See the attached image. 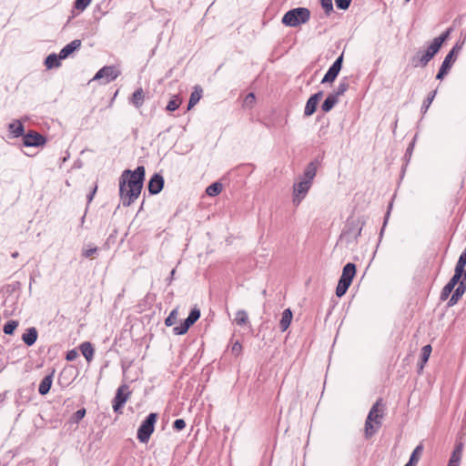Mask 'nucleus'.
Here are the masks:
<instances>
[{"label":"nucleus","instance_id":"f257e3e1","mask_svg":"<svg viewBox=\"0 0 466 466\" xmlns=\"http://www.w3.org/2000/svg\"><path fill=\"white\" fill-rule=\"evenodd\" d=\"M146 169L138 166L135 170L126 169L119 177V197L124 207L131 206L140 196Z\"/></svg>","mask_w":466,"mask_h":466},{"label":"nucleus","instance_id":"f03ea898","mask_svg":"<svg viewBox=\"0 0 466 466\" xmlns=\"http://www.w3.org/2000/svg\"><path fill=\"white\" fill-rule=\"evenodd\" d=\"M385 405L381 398L372 405L365 420V438L370 439L381 427L384 417Z\"/></svg>","mask_w":466,"mask_h":466},{"label":"nucleus","instance_id":"7ed1b4c3","mask_svg":"<svg viewBox=\"0 0 466 466\" xmlns=\"http://www.w3.org/2000/svg\"><path fill=\"white\" fill-rule=\"evenodd\" d=\"M365 223L366 219L364 216L349 217L340 235V239L344 240L347 244L357 241L358 238L361 235Z\"/></svg>","mask_w":466,"mask_h":466},{"label":"nucleus","instance_id":"20e7f679","mask_svg":"<svg viewBox=\"0 0 466 466\" xmlns=\"http://www.w3.org/2000/svg\"><path fill=\"white\" fill-rule=\"evenodd\" d=\"M310 18V11L306 7H297L289 10L282 16L281 22L286 26L296 27L307 23Z\"/></svg>","mask_w":466,"mask_h":466},{"label":"nucleus","instance_id":"39448f33","mask_svg":"<svg viewBox=\"0 0 466 466\" xmlns=\"http://www.w3.org/2000/svg\"><path fill=\"white\" fill-rule=\"evenodd\" d=\"M357 268L356 265L352 262L347 263L343 268L341 276L339 279L337 288H336V295L339 298L344 296L349 289L351 282L356 275Z\"/></svg>","mask_w":466,"mask_h":466},{"label":"nucleus","instance_id":"423d86ee","mask_svg":"<svg viewBox=\"0 0 466 466\" xmlns=\"http://www.w3.org/2000/svg\"><path fill=\"white\" fill-rule=\"evenodd\" d=\"M157 413H149L141 422L137 429V437L141 443H147L152 433L155 431V425L157 420Z\"/></svg>","mask_w":466,"mask_h":466},{"label":"nucleus","instance_id":"0eeeda50","mask_svg":"<svg viewBox=\"0 0 466 466\" xmlns=\"http://www.w3.org/2000/svg\"><path fill=\"white\" fill-rule=\"evenodd\" d=\"M440 48L431 42L424 51H419L412 58L411 63L415 67H425L428 63L438 54Z\"/></svg>","mask_w":466,"mask_h":466},{"label":"nucleus","instance_id":"6e6552de","mask_svg":"<svg viewBox=\"0 0 466 466\" xmlns=\"http://www.w3.org/2000/svg\"><path fill=\"white\" fill-rule=\"evenodd\" d=\"M131 391L127 384H122L116 390V396L112 400V407L115 412H121V410L127 401Z\"/></svg>","mask_w":466,"mask_h":466},{"label":"nucleus","instance_id":"1a4fd4ad","mask_svg":"<svg viewBox=\"0 0 466 466\" xmlns=\"http://www.w3.org/2000/svg\"><path fill=\"white\" fill-rule=\"evenodd\" d=\"M120 74L114 66H106L99 69L95 76L92 78V81L102 80L103 84H108L114 81Z\"/></svg>","mask_w":466,"mask_h":466},{"label":"nucleus","instance_id":"9d476101","mask_svg":"<svg viewBox=\"0 0 466 466\" xmlns=\"http://www.w3.org/2000/svg\"><path fill=\"white\" fill-rule=\"evenodd\" d=\"M312 184L300 178V181L293 185L292 202L295 206H299L305 198Z\"/></svg>","mask_w":466,"mask_h":466},{"label":"nucleus","instance_id":"9b49d317","mask_svg":"<svg viewBox=\"0 0 466 466\" xmlns=\"http://www.w3.org/2000/svg\"><path fill=\"white\" fill-rule=\"evenodd\" d=\"M46 141L47 139L45 136L34 130H30L23 137V146L27 147L44 146Z\"/></svg>","mask_w":466,"mask_h":466},{"label":"nucleus","instance_id":"f8f14e48","mask_svg":"<svg viewBox=\"0 0 466 466\" xmlns=\"http://www.w3.org/2000/svg\"><path fill=\"white\" fill-rule=\"evenodd\" d=\"M342 63H343V53L329 66V68L328 69L327 73L324 75V76L321 80V84L334 82L342 68Z\"/></svg>","mask_w":466,"mask_h":466},{"label":"nucleus","instance_id":"ddd939ff","mask_svg":"<svg viewBox=\"0 0 466 466\" xmlns=\"http://www.w3.org/2000/svg\"><path fill=\"white\" fill-rule=\"evenodd\" d=\"M165 180L162 175L155 173L149 179L147 189L150 195H157L164 187Z\"/></svg>","mask_w":466,"mask_h":466},{"label":"nucleus","instance_id":"4468645a","mask_svg":"<svg viewBox=\"0 0 466 466\" xmlns=\"http://www.w3.org/2000/svg\"><path fill=\"white\" fill-rule=\"evenodd\" d=\"M456 57L454 56V52L450 51L447 56H445L439 72L436 75V79L442 80L445 76L449 73L451 70L452 64L455 62Z\"/></svg>","mask_w":466,"mask_h":466},{"label":"nucleus","instance_id":"2eb2a0df","mask_svg":"<svg viewBox=\"0 0 466 466\" xmlns=\"http://www.w3.org/2000/svg\"><path fill=\"white\" fill-rule=\"evenodd\" d=\"M322 96H323V91H319V92L315 93L314 95H312L308 99L305 108H304V116H310L316 112L318 104H319V100L322 98Z\"/></svg>","mask_w":466,"mask_h":466},{"label":"nucleus","instance_id":"dca6fc26","mask_svg":"<svg viewBox=\"0 0 466 466\" xmlns=\"http://www.w3.org/2000/svg\"><path fill=\"white\" fill-rule=\"evenodd\" d=\"M466 292V268L463 277L461 278V280L460 281L459 286L454 289L453 293L451 294V297L450 298L448 301V306L452 307L454 306L459 299L463 296V294Z\"/></svg>","mask_w":466,"mask_h":466},{"label":"nucleus","instance_id":"f3484780","mask_svg":"<svg viewBox=\"0 0 466 466\" xmlns=\"http://www.w3.org/2000/svg\"><path fill=\"white\" fill-rule=\"evenodd\" d=\"M320 165V162L319 159H314L310 161L305 167L303 176L301 179L306 180L309 183H313V179L316 177L317 169L319 166Z\"/></svg>","mask_w":466,"mask_h":466},{"label":"nucleus","instance_id":"a211bd4d","mask_svg":"<svg viewBox=\"0 0 466 466\" xmlns=\"http://www.w3.org/2000/svg\"><path fill=\"white\" fill-rule=\"evenodd\" d=\"M320 165V162L319 159H314L310 161L305 167L303 176L301 179L306 180L309 183H313V179L316 177L317 169L319 166Z\"/></svg>","mask_w":466,"mask_h":466},{"label":"nucleus","instance_id":"6ab92c4d","mask_svg":"<svg viewBox=\"0 0 466 466\" xmlns=\"http://www.w3.org/2000/svg\"><path fill=\"white\" fill-rule=\"evenodd\" d=\"M81 40L75 39L66 46H65L59 52L60 59L67 58L72 53L78 50L81 46Z\"/></svg>","mask_w":466,"mask_h":466},{"label":"nucleus","instance_id":"aec40b11","mask_svg":"<svg viewBox=\"0 0 466 466\" xmlns=\"http://www.w3.org/2000/svg\"><path fill=\"white\" fill-rule=\"evenodd\" d=\"M38 338L37 329L35 327H31L25 329V332L22 335L23 342L27 346H33Z\"/></svg>","mask_w":466,"mask_h":466},{"label":"nucleus","instance_id":"412c9836","mask_svg":"<svg viewBox=\"0 0 466 466\" xmlns=\"http://www.w3.org/2000/svg\"><path fill=\"white\" fill-rule=\"evenodd\" d=\"M54 372L55 371L53 370L50 374L45 376L41 380L38 387V392L40 395L45 396L49 392L53 383Z\"/></svg>","mask_w":466,"mask_h":466},{"label":"nucleus","instance_id":"4be33fe9","mask_svg":"<svg viewBox=\"0 0 466 466\" xmlns=\"http://www.w3.org/2000/svg\"><path fill=\"white\" fill-rule=\"evenodd\" d=\"M8 131L12 134L13 137H24L25 127L23 123L16 119L8 125Z\"/></svg>","mask_w":466,"mask_h":466},{"label":"nucleus","instance_id":"5701e85b","mask_svg":"<svg viewBox=\"0 0 466 466\" xmlns=\"http://www.w3.org/2000/svg\"><path fill=\"white\" fill-rule=\"evenodd\" d=\"M203 89L200 86L197 85L194 86L192 93L190 94L187 109H191L195 105L198 103L202 97Z\"/></svg>","mask_w":466,"mask_h":466},{"label":"nucleus","instance_id":"b1692460","mask_svg":"<svg viewBox=\"0 0 466 466\" xmlns=\"http://www.w3.org/2000/svg\"><path fill=\"white\" fill-rule=\"evenodd\" d=\"M79 350L87 362H90L93 360L95 350L91 342L85 341L81 343Z\"/></svg>","mask_w":466,"mask_h":466},{"label":"nucleus","instance_id":"393cba45","mask_svg":"<svg viewBox=\"0 0 466 466\" xmlns=\"http://www.w3.org/2000/svg\"><path fill=\"white\" fill-rule=\"evenodd\" d=\"M461 455H462V443H459L458 445H456L454 451H452L447 466H460Z\"/></svg>","mask_w":466,"mask_h":466},{"label":"nucleus","instance_id":"a878e982","mask_svg":"<svg viewBox=\"0 0 466 466\" xmlns=\"http://www.w3.org/2000/svg\"><path fill=\"white\" fill-rule=\"evenodd\" d=\"M292 311L290 309H286L282 312V317L279 321V328L281 331H286L288 328L289 327L291 320H292Z\"/></svg>","mask_w":466,"mask_h":466},{"label":"nucleus","instance_id":"bb28decb","mask_svg":"<svg viewBox=\"0 0 466 466\" xmlns=\"http://www.w3.org/2000/svg\"><path fill=\"white\" fill-rule=\"evenodd\" d=\"M339 103V98L334 96L332 93L329 94L326 99L321 104V109L323 112H329L337 104Z\"/></svg>","mask_w":466,"mask_h":466},{"label":"nucleus","instance_id":"cd10ccee","mask_svg":"<svg viewBox=\"0 0 466 466\" xmlns=\"http://www.w3.org/2000/svg\"><path fill=\"white\" fill-rule=\"evenodd\" d=\"M145 100V94L141 87L137 88L130 98V103L134 105L135 107L140 108Z\"/></svg>","mask_w":466,"mask_h":466},{"label":"nucleus","instance_id":"c85d7f7f","mask_svg":"<svg viewBox=\"0 0 466 466\" xmlns=\"http://www.w3.org/2000/svg\"><path fill=\"white\" fill-rule=\"evenodd\" d=\"M61 60L62 59H60L59 54L56 55L55 53H52L46 56L45 60V66L47 69L59 67L61 66Z\"/></svg>","mask_w":466,"mask_h":466},{"label":"nucleus","instance_id":"c756f323","mask_svg":"<svg viewBox=\"0 0 466 466\" xmlns=\"http://www.w3.org/2000/svg\"><path fill=\"white\" fill-rule=\"evenodd\" d=\"M432 348L430 344L425 345L421 349V354H420V361L419 363L420 370H422L424 365L427 363L431 353Z\"/></svg>","mask_w":466,"mask_h":466},{"label":"nucleus","instance_id":"7c9ffc66","mask_svg":"<svg viewBox=\"0 0 466 466\" xmlns=\"http://www.w3.org/2000/svg\"><path fill=\"white\" fill-rule=\"evenodd\" d=\"M234 322L238 326H244L248 323V312L244 309H239L236 312Z\"/></svg>","mask_w":466,"mask_h":466},{"label":"nucleus","instance_id":"2f4dec72","mask_svg":"<svg viewBox=\"0 0 466 466\" xmlns=\"http://www.w3.org/2000/svg\"><path fill=\"white\" fill-rule=\"evenodd\" d=\"M436 94H437V90H433V91L430 92L428 94L427 97L423 100L421 107H420V112L422 115L426 114V112L428 111L429 107L431 106L432 101L435 98Z\"/></svg>","mask_w":466,"mask_h":466},{"label":"nucleus","instance_id":"473e14b6","mask_svg":"<svg viewBox=\"0 0 466 466\" xmlns=\"http://www.w3.org/2000/svg\"><path fill=\"white\" fill-rule=\"evenodd\" d=\"M452 32V27L447 28L443 33H441L439 36L435 37L432 42L441 49V46L445 41L448 40L451 33Z\"/></svg>","mask_w":466,"mask_h":466},{"label":"nucleus","instance_id":"72a5a7b5","mask_svg":"<svg viewBox=\"0 0 466 466\" xmlns=\"http://www.w3.org/2000/svg\"><path fill=\"white\" fill-rule=\"evenodd\" d=\"M349 87H350V84L348 82V79H347V77H344L339 82L337 89L334 92H332V94L339 98L340 96H343L346 93V91L349 89Z\"/></svg>","mask_w":466,"mask_h":466},{"label":"nucleus","instance_id":"f704fd0d","mask_svg":"<svg viewBox=\"0 0 466 466\" xmlns=\"http://www.w3.org/2000/svg\"><path fill=\"white\" fill-rule=\"evenodd\" d=\"M19 322L18 320H8L3 328V331L5 335H13L16 328L18 327Z\"/></svg>","mask_w":466,"mask_h":466},{"label":"nucleus","instance_id":"c9c22d12","mask_svg":"<svg viewBox=\"0 0 466 466\" xmlns=\"http://www.w3.org/2000/svg\"><path fill=\"white\" fill-rule=\"evenodd\" d=\"M221 190L222 184L219 182H214L207 187L206 193L210 197H215L218 195L221 192Z\"/></svg>","mask_w":466,"mask_h":466},{"label":"nucleus","instance_id":"e433bc0d","mask_svg":"<svg viewBox=\"0 0 466 466\" xmlns=\"http://www.w3.org/2000/svg\"><path fill=\"white\" fill-rule=\"evenodd\" d=\"M423 449L424 447L422 443L417 445L416 448L413 450L412 453L410 454L409 461L417 464L420 461V457L423 451Z\"/></svg>","mask_w":466,"mask_h":466},{"label":"nucleus","instance_id":"4c0bfd02","mask_svg":"<svg viewBox=\"0 0 466 466\" xmlns=\"http://www.w3.org/2000/svg\"><path fill=\"white\" fill-rule=\"evenodd\" d=\"M86 410L85 408L79 409L71 416L69 421L77 424L86 415Z\"/></svg>","mask_w":466,"mask_h":466},{"label":"nucleus","instance_id":"58836bf2","mask_svg":"<svg viewBox=\"0 0 466 466\" xmlns=\"http://www.w3.org/2000/svg\"><path fill=\"white\" fill-rule=\"evenodd\" d=\"M177 316H178L177 309H174L169 313V315L167 316V318L165 319V325H166L167 327H171V326H173V325L177 322Z\"/></svg>","mask_w":466,"mask_h":466},{"label":"nucleus","instance_id":"ea45409f","mask_svg":"<svg viewBox=\"0 0 466 466\" xmlns=\"http://www.w3.org/2000/svg\"><path fill=\"white\" fill-rule=\"evenodd\" d=\"M180 104L181 100L178 96H176L167 103L166 109L170 112L175 111L179 107Z\"/></svg>","mask_w":466,"mask_h":466},{"label":"nucleus","instance_id":"a19ab883","mask_svg":"<svg viewBox=\"0 0 466 466\" xmlns=\"http://www.w3.org/2000/svg\"><path fill=\"white\" fill-rule=\"evenodd\" d=\"M320 4L327 15H329L333 12L332 0H320Z\"/></svg>","mask_w":466,"mask_h":466},{"label":"nucleus","instance_id":"79ce46f5","mask_svg":"<svg viewBox=\"0 0 466 466\" xmlns=\"http://www.w3.org/2000/svg\"><path fill=\"white\" fill-rule=\"evenodd\" d=\"M188 329V326H187L186 323L183 321L182 323H180V325L176 326L173 329V332L176 335H184L187 332Z\"/></svg>","mask_w":466,"mask_h":466},{"label":"nucleus","instance_id":"37998d69","mask_svg":"<svg viewBox=\"0 0 466 466\" xmlns=\"http://www.w3.org/2000/svg\"><path fill=\"white\" fill-rule=\"evenodd\" d=\"M92 0H75L74 6L76 9L83 11L85 10Z\"/></svg>","mask_w":466,"mask_h":466},{"label":"nucleus","instance_id":"c03bdc74","mask_svg":"<svg viewBox=\"0 0 466 466\" xmlns=\"http://www.w3.org/2000/svg\"><path fill=\"white\" fill-rule=\"evenodd\" d=\"M465 267L464 265L461 264V262H457L455 268H454V274L453 276H456V278L461 279L465 272Z\"/></svg>","mask_w":466,"mask_h":466},{"label":"nucleus","instance_id":"a18cd8bd","mask_svg":"<svg viewBox=\"0 0 466 466\" xmlns=\"http://www.w3.org/2000/svg\"><path fill=\"white\" fill-rule=\"evenodd\" d=\"M242 350H243L242 345L238 340L235 343H233V345L231 346V353L235 357L240 356L242 354Z\"/></svg>","mask_w":466,"mask_h":466},{"label":"nucleus","instance_id":"49530a36","mask_svg":"<svg viewBox=\"0 0 466 466\" xmlns=\"http://www.w3.org/2000/svg\"><path fill=\"white\" fill-rule=\"evenodd\" d=\"M201 312L198 306H195L189 312L188 318L191 319L194 322H197L200 318Z\"/></svg>","mask_w":466,"mask_h":466},{"label":"nucleus","instance_id":"de8ad7c7","mask_svg":"<svg viewBox=\"0 0 466 466\" xmlns=\"http://www.w3.org/2000/svg\"><path fill=\"white\" fill-rule=\"evenodd\" d=\"M352 0H335L337 8L340 10H347Z\"/></svg>","mask_w":466,"mask_h":466},{"label":"nucleus","instance_id":"09e8293b","mask_svg":"<svg viewBox=\"0 0 466 466\" xmlns=\"http://www.w3.org/2000/svg\"><path fill=\"white\" fill-rule=\"evenodd\" d=\"M453 291V289L450 287V285H445L441 292V300H446L449 296L451 294V292Z\"/></svg>","mask_w":466,"mask_h":466},{"label":"nucleus","instance_id":"8fccbe9b","mask_svg":"<svg viewBox=\"0 0 466 466\" xmlns=\"http://www.w3.org/2000/svg\"><path fill=\"white\" fill-rule=\"evenodd\" d=\"M186 428V421L183 419H177L173 422V429L177 431H180Z\"/></svg>","mask_w":466,"mask_h":466},{"label":"nucleus","instance_id":"3c124183","mask_svg":"<svg viewBox=\"0 0 466 466\" xmlns=\"http://www.w3.org/2000/svg\"><path fill=\"white\" fill-rule=\"evenodd\" d=\"M97 250H98V248L96 247H90L88 248H85L82 251V256L85 257V258H89L93 254L96 253Z\"/></svg>","mask_w":466,"mask_h":466},{"label":"nucleus","instance_id":"603ef678","mask_svg":"<svg viewBox=\"0 0 466 466\" xmlns=\"http://www.w3.org/2000/svg\"><path fill=\"white\" fill-rule=\"evenodd\" d=\"M414 144H415V138L410 143V145L408 146L407 149H406V153H405V159L407 160V162L410 160V157H411V154L413 152V149H414Z\"/></svg>","mask_w":466,"mask_h":466},{"label":"nucleus","instance_id":"864d4df0","mask_svg":"<svg viewBox=\"0 0 466 466\" xmlns=\"http://www.w3.org/2000/svg\"><path fill=\"white\" fill-rule=\"evenodd\" d=\"M78 357V352L76 350H71L66 352V360L67 361H73Z\"/></svg>","mask_w":466,"mask_h":466},{"label":"nucleus","instance_id":"5fc2aeb1","mask_svg":"<svg viewBox=\"0 0 466 466\" xmlns=\"http://www.w3.org/2000/svg\"><path fill=\"white\" fill-rule=\"evenodd\" d=\"M461 280V279L460 278H456V276H452L451 278V279L449 280V282L447 283V285H450L451 288H452L454 289V288L459 284H460V281Z\"/></svg>","mask_w":466,"mask_h":466},{"label":"nucleus","instance_id":"6e6d98bb","mask_svg":"<svg viewBox=\"0 0 466 466\" xmlns=\"http://www.w3.org/2000/svg\"><path fill=\"white\" fill-rule=\"evenodd\" d=\"M96 190H97V185H95V187L92 188L90 193L86 196L87 205H89L91 203V201L93 200Z\"/></svg>","mask_w":466,"mask_h":466},{"label":"nucleus","instance_id":"4d7b16f0","mask_svg":"<svg viewBox=\"0 0 466 466\" xmlns=\"http://www.w3.org/2000/svg\"><path fill=\"white\" fill-rule=\"evenodd\" d=\"M255 102V95L253 93H249L245 97V103L247 105H252Z\"/></svg>","mask_w":466,"mask_h":466},{"label":"nucleus","instance_id":"13d9d810","mask_svg":"<svg viewBox=\"0 0 466 466\" xmlns=\"http://www.w3.org/2000/svg\"><path fill=\"white\" fill-rule=\"evenodd\" d=\"M390 208H391V204L390 205L389 209H390ZM389 216H390V210H388V212H387V214H386V217H385V219H384L383 227H382V228L380 229V239L382 238V235H383V232H384V228H385V226H386V224H387V221H388V218H389Z\"/></svg>","mask_w":466,"mask_h":466},{"label":"nucleus","instance_id":"bf43d9fd","mask_svg":"<svg viewBox=\"0 0 466 466\" xmlns=\"http://www.w3.org/2000/svg\"><path fill=\"white\" fill-rule=\"evenodd\" d=\"M461 47H462V43L461 44L456 43L455 46L451 48V51L454 52V56L456 58H457L458 52L461 49Z\"/></svg>","mask_w":466,"mask_h":466},{"label":"nucleus","instance_id":"052dcab7","mask_svg":"<svg viewBox=\"0 0 466 466\" xmlns=\"http://www.w3.org/2000/svg\"><path fill=\"white\" fill-rule=\"evenodd\" d=\"M175 273H176V269L173 268L170 272V276L167 279V281L168 284H171L172 280L174 279Z\"/></svg>","mask_w":466,"mask_h":466},{"label":"nucleus","instance_id":"680f3d73","mask_svg":"<svg viewBox=\"0 0 466 466\" xmlns=\"http://www.w3.org/2000/svg\"><path fill=\"white\" fill-rule=\"evenodd\" d=\"M184 322L186 323L187 326H188V328H190L192 325L196 323L188 317L184 320Z\"/></svg>","mask_w":466,"mask_h":466},{"label":"nucleus","instance_id":"e2e57ef3","mask_svg":"<svg viewBox=\"0 0 466 466\" xmlns=\"http://www.w3.org/2000/svg\"><path fill=\"white\" fill-rule=\"evenodd\" d=\"M417 464L408 461L404 466H416Z\"/></svg>","mask_w":466,"mask_h":466},{"label":"nucleus","instance_id":"0e129e2a","mask_svg":"<svg viewBox=\"0 0 466 466\" xmlns=\"http://www.w3.org/2000/svg\"><path fill=\"white\" fill-rule=\"evenodd\" d=\"M85 218H86V214L81 218V224H83V223H84Z\"/></svg>","mask_w":466,"mask_h":466},{"label":"nucleus","instance_id":"69168bd1","mask_svg":"<svg viewBox=\"0 0 466 466\" xmlns=\"http://www.w3.org/2000/svg\"><path fill=\"white\" fill-rule=\"evenodd\" d=\"M319 133H323V134H325V131H324V127H320V129H319Z\"/></svg>","mask_w":466,"mask_h":466},{"label":"nucleus","instance_id":"338daca9","mask_svg":"<svg viewBox=\"0 0 466 466\" xmlns=\"http://www.w3.org/2000/svg\"><path fill=\"white\" fill-rule=\"evenodd\" d=\"M17 256H18V252H15V253L12 254L13 258H16Z\"/></svg>","mask_w":466,"mask_h":466},{"label":"nucleus","instance_id":"774afa93","mask_svg":"<svg viewBox=\"0 0 466 466\" xmlns=\"http://www.w3.org/2000/svg\"><path fill=\"white\" fill-rule=\"evenodd\" d=\"M32 282H34V278L33 277L30 278V286H29L30 288H31Z\"/></svg>","mask_w":466,"mask_h":466}]
</instances>
